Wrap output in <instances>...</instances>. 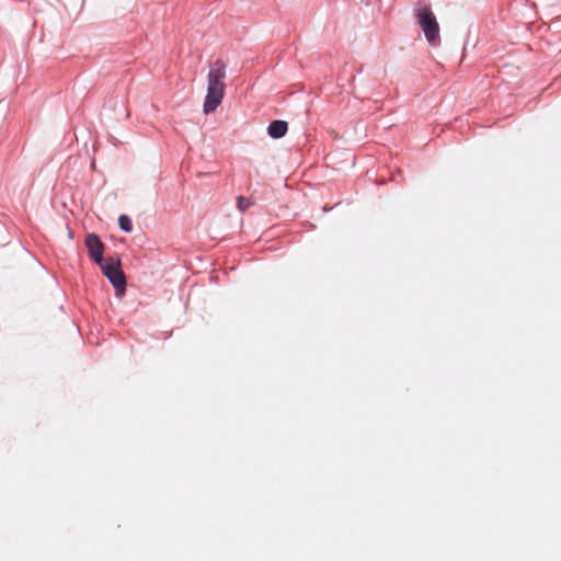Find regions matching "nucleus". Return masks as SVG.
<instances>
[{
	"mask_svg": "<svg viewBox=\"0 0 561 561\" xmlns=\"http://www.w3.org/2000/svg\"><path fill=\"white\" fill-rule=\"evenodd\" d=\"M226 65L218 59L210 65L207 76V93L203 104V112L209 114L221 104L226 91Z\"/></svg>",
	"mask_w": 561,
	"mask_h": 561,
	"instance_id": "obj_1",
	"label": "nucleus"
},
{
	"mask_svg": "<svg viewBox=\"0 0 561 561\" xmlns=\"http://www.w3.org/2000/svg\"><path fill=\"white\" fill-rule=\"evenodd\" d=\"M413 12L416 23L423 31L426 41L430 44H436L439 41V24L431 7L426 3L419 2Z\"/></svg>",
	"mask_w": 561,
	"mask_h": 561,
	"instance_id": "obj_2",
	"label": "nucleus"
},
{
	"mask_svg": "<svg viewBox=\"0 0 561 561\" xmlns=\"http://www.w3.org/2000/svg\"><path fill=\"white\" fill-rule=\"evenodd\" d=\"M99 266L115 288L116 295L123 296L126 289V278L122 271L119 260L107 259L102 262V264H99Z\"/></svg>",
	"mask_w": 561,
	"mask_h": 561,
	"instance_id": "obj_3",
	"label": "nucleus"
},
{
	"mask_svg": "<svg viewBox=\"0 0 561 561\" xmlns=\"http://www.w3.org/2000/svg\"><path fill=\"white\" fill-rule=\"evenodd\" d=\"M85 247L89 251L90 257L99 265L102 264L105 260L103 259V250L104 245L100 238L94 234L90 233L85 237Z\"/></svg>",
	"mask_w": 561,
	"mask_h": 561,
	"instance_id": "obj_4",
	"label": "nucleus"
},
{
	"mask_svg": "<svg viewBox=\"0 0 561 561\" xmlns=\"http://www.w3.org/2000/svg\"><path fill=\"white\" fill-rule=\"evenodd\" d=\"M287 130H288V125L284 121H274L270 124V126L267 128L268 135L275 139L282 138L283 136H285Z\"/></svg>",
	"mask_w": 561,
	"mask_h": 561,
	"instance_id": "obj_5",
	"label": "nucleus"
},
{
	"mask_svg": "<svg viewBox=\"0 0 561 561\" xmlns=\"http://www.w3.org/2000/svg\"><path fill=\"white\" fill-rule=\"evenodd\" d=\"M119 228L125 232H130L133 230L131 219L126 215H121L118 218Z\"/></svg>",
	"mask_w": 561,
	"mask_h": 561,
	"instance_id": "obj_6",
	"label": "nucleus"
},
{
	"mask_svg": "<svg viewBox=\"0 0 561 561\" xmlns=\"http://www.w3.org/2000/svg\"><path fill=\"white\" fill-rule=\"evenodd\" d=\"M237 204H238V208L241 210V211H244L247 210L250 206H251V202L249 198L244 197V196H239L237 198Z\"/></svg>",
	"mask_w": 561,
	"mask_h": 561,
	"instance_id": "obj_7",
	"label": "nucleus"
}]
</instances>
